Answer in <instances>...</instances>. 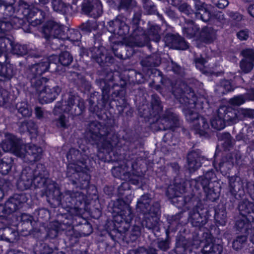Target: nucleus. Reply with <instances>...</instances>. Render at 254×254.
Instances as JSON below:
<instances>
[{
  "instance_id": "f8f14e48",
  "label": "nucleus",
  "mask_w": 254,
  "mask_h": 254,
  "mask_svg": "<svg viewBox=\"0 0 254 254\" xmlns=\"http://www.w3.org/2000/svg\"><path fill=\"white\" fill-rule=\"evenodd\" d=\"M67 213L69 232L72 231L76 238L88 236L93 232V228L90 219L84 218L81 213Z\"/></svg>"
},
{
  "instance_id": "69168bd1",
  "label": "nucleus",
  "mask_w": 254,
  "mask_h": 254,
  "mask_svg": "<svg viewBox=\"0 0 254 254\" xmlns=\"http://www.w3.org/2000/svg\"><path fill=\"white\" fill-rule=\"evenodd\" d=\"M247 101L245 95H239L231 98L229 103L231 105L240 106Z\"/></svg>"
},
{
  "instance_id": "ea45409f",
  "label": "nucleus",
  "mask_w": 254,
  "mask_h": 254,
  "mask_svg": "<svg viewBox=\"0 0 254 254\" xmlns=\"http://www.w3.org/2000/svg\"><path fill=\"white\" fill-rule=\"evenodd\" d=\"M127 47L126 48H125L123 46L121 45L119 46V47H112V48L109 50L106 49L108 50V52L109 54L111 56H112L114 59V57L113 56V54H114V56L117 58V59L120 60H126L127 59H129L130 57L132 55V53L127 54V52L128 51V48L132 49L133 47H130L128 46L127 44ZM114 62L111 64H110L108 66H110L112 64H114L115 62V59H114Z\"/></svg>"
},
{
  "instance_id": "e2e57ef3",
  "label": "nucleus",
  "mask_w": 254,
  "mask_h": 254,
  "mask_svg": "<svg viewBox=\"0 0 254 254\" xmlns=\"http://www.w3.org/2000/svg\"><path fill=\"white\" fill-rule=\"evenodd\" d=\"M220 84L221 87L224 89V93H228L229 92L233 91L235 89L231 79H221L220 81Z\"/></svg>"
},
{
  "instance_id": "f704fd0d",
  "label": "nucleus",
  "mask_w": 254,
  "mask_h": 254,
  "mask_svg": "<svg viewBox=\"0 0 254 254\" xmlns=\"http://www.w3.org/2000/svg\"><path fill=\"white\" fill-rule=\"evenodd\" d=\"M200 187L205 194L206 200L215 202L219 199L221 190V186L219 182H214L208 185H199V188Z\"/></svg>"
},
{
  "instance_id": "680f3d73",
  "label": "nucleus",
  "mask_w": 254,
  "mask_h": 254,
  "mask_svg": "<svg viewBox=\"0 0 254 254\" xmlns=\"http://www.w3.org/2000/svg\"><path fill=\"white\" fill-rule=\"evenodd\" d=\"M60 115L58 119L55 120L56 126L58 127L67 128L68 126L67 123L68 122V119L64 114V113H59Z\"/></svg>"
},
{
  "instance_id": "a18cd8bd",
  "label": "nucleus",
  "mask_w": 254,
  "mask_h": 254,
  "mask_svg": "<svg viewBox=\"0 0 254 254\" xmlns=\"http://www.w3.org/2000/svg\"><path fill=\"white\" fill-rule=\"evenodd\" d=\"M51 3L53 10L60 14H67L73 12L72 2L69 4L63 0H52Z\"/></svg>"
},
{
  "instance_id": "cd10ccee",
  "label": "nucleus",
  "mask_w": 254,
  "mask_h": 254,
  "mask_svg": "<svg viewBox=\"0 0 254 254\" xmlns=\"http://www.w3.org/2000/svg\"><path fill=\"white\" fill-rule=\"evenodd\" d=\"M180 166L177 162H171L168 166L160 169L156 172V177L162 183L167 184L170 182L171 177L176 178L180 172Z\"/></svg>"
},
{
  "instance_id": "393cba45",
  "label": "nucleus",
  "mask_w": 254,
  "mask_h": 254,
  "mask_svg": "<svg viewBox=\"0 0 254 254\" xmlns=\"http://www.w3.org/2000/svg\"><path fill=\"white\" fill-rule=\"evenodd\" d=\"M183 215V213L182 212H179L175 215L171 216L168 215L167 216V221L168 225L165 229V234L170 235L172 233H175L179 229L180 227H181L177 235L181 234L183 236H186V238L190 237L188 236L190 233L189 230L187 229L186 226H182L180 223V220Z\"/></svg>"
},
{
  "instance_id": "4d7b16f0",
  "label": "nucleus",
  "mask_w": 254,
  "mask_h": 254,
  "mask_svg": "<svg viewBox=\"0 0 254 254\" xmlns=\"http://www.w3.org/2000/svg\"><path fill=\"white\" fill-rule=\"evenodd\" d=\"M26 131L30 139H35L38 134V128L37 125L32 121L27 122L25 124Z\"/></svg>"
},
{
  "instance_id": "49530a36",
  "label": "nucleus",
  "mask_w": 254,
  "mask_h": 254,
  "mask_svg": "<svg viewBox=\"0 0 254 254\" xmlns=\"http://www.w3.org/2000/svg\"><path fill=\"white\" fill-rule=\"evenodd\" d=\"M199 31V25L196 24L192 20H189L183 28V33L188 39L197 37Z\"/></svg>"
},
{
  "instance_id": "473e14b6",
  "label": "nucleus",
  "mask_w": 254,
  "mask_h": 254,
  "mask_svg": "<svg viewBox=\"0 0 254 254\" xmlns=\"http://www.w3.org/2000/svg\"><path fill=\"white\" fill-rule=\"evenodd\" d=\"M62 89L56 85L52 88L44 86L39 93V101L42 104H48L53 102L61 93Z\"/></svg>"
},
{
  "instance_id": "c03bdc74",
  "label": "nucleus",
  "mask_w": 254,
  "mask_h": 254,
  "mask_svg": "<svg viewBox=\"0 0 254 254\" xmlns=\"http://www.w3.org/2000/svg\"><path fill=\"white\" fill-rule=\"evenodd\" d=\"M18 232L9 226L0 228V240L7 242H13L18 239Z\"/></svg>"
},
{
  "instance_id": "72a5a7b5",
  "label": "nucleus",
  "mask_w": 254,
  "mask_h": 254,
  "mask_svg": "<svg viewBox=\"0 0 254 254\" xmlns=\"http://www.w3.org/2000/svg\"><path fill=\"white\" fill-rule=\"evenodd\" d=\"M205 236L204 245L201 250L202 254H222L223 252V246L221 244H217L212 242L214 239L210 232L204 233Z\"/></svg>"
},
{
  "instance_id": "79ce46f5",
  "label": "nucleus",
  "mask_w": 254,
  "mask_h": 254,
  "mask_svg": "<svg viewBox=\"0 0 254 254\" xmlns=\"http://www.w3.org/2000/svg\"><path fill=\"white\" fill-rule=\"evenodd\" d=\"M25 152L30 161L37 162L42 158L43 150L41 147L29 143L25 146Z\"/></svg>"
},
{
  "instance_id": "39448f33",
  "label": "nucleus",
  "mask_w": 254,
  "mask_h": 254,
  "mask_svg": "<svg viewBox=\"0 0 254 254\" xmlns=\"http://www.w3.org/2000/svg\"><path fill=\"white\" fill-rule=\"evenodd\" d=\"M173 189L174 193L170 196L173 204L179 208L190 209L192 207L189 212V220L193 227L198 229L202 228L211 215V208L205 207L200 196L196 195L193 192L182 195L187 189L184 181L177 182V178H175Z\"/></svg>"
},
{
  "instance_id": "aec40b11",
  "label": "nucleus",
  "mask_w": 254,
  "mask_h": 254,
  "mask_svg": "<svg viewBox=\"0 0 254 254\" xmlns=\"http://www.w3.org/2000/svg\"><path fill=\"white\" fill-rule=\"evenodd\" d=\"M66 103V108L64 109V113L70 114L73 117L80 116L85 111L84 100L74 91L70 90Z\"/></svg>"
},
{
  "instance_id": "4c0bfd02",
  "label": "nucleus",
  "mask_w": 254,
  "mask_h": 254,
  "mask_svg": "<svg viewBox=\"0 0 254 254\" xmlns=\"http://www.w3.org/2000/svg\"><path fill=\"white\" fill-rule=\"evenodd\" d=\"M82 36V34L79 28H69L66 27L65 30H64L61 40L63 41L68 40L73 45L79 46V45L81 43V39Z\"/></svg>"
},
{
  "instance_id": "09e8293b",
  "label": "nucleus",
  "mask_w": 254,
  "mask_h": 254,
  "mask_svg": "<svg viewBox=\"0 0 254 254\" xmlns=\"http://www.w3.org/2000/svg\"><path fill=\"white\" fill-rule=\"evenodd\" d=\"M78 28L82 34V36L89 35L93 31H96L98 28L97 22L92 20H88L85 22H82L78 26Z\"/></svg>"
},
{
  "instance_id": "0eeeda50",
  "label": "nucleus",
  "mask_w": 254,
  "mask_h": 254,
  "mask_svg": "<svg viewBox=\"0 0 254 254\" xmlns=\"http://www.w3.org/2000/svg\"><path fill=\"white\" fill-rule=\"evenodd\" d=\"M18 11L23 17L14 18L13 23L6 18L0 19V32L5 33L12 29L21 28L25 32L31 33V27L42 23L46 16L44 10L24 1L19 3Z\"/></svg>"
},
{
  "instance_id": "f03ea898",
  "label": "nucleus",
  "mask_w": 254,
  "mask_h": 254,
  "mask_svg": "<svg viewBox=\"0 0 254 254\" xmlns=\"http://www.w3.org/2000/svg\"><path fill=\"white\" fill-rule=\"evenodd\" d=\"M79 171L82 169L77 168ZM72 184L80 190H85L86 194L79 191H66L64 194L61 190L53 187L48 190V200L54 207L62 205L67 212L81 213L86 212L91 217L98 219L102 214V208L98 199V191L95 185H90L91 176L85 172L77 171L70 176Z\"/></svg>"
},
{
  "instance_id": "6e6552de",
  "label": "nucleus",
  "mask_w": 254,
  "mask_h": 254,
  "mask_svg": "<svg viewBox=\"0 0 254 254\" xmlns=\"http://www.w3.org/2000/svg\"><path fill=\"white\" fill-rule=\"evenodd\" d=\"M49 172L44 164L38 163L36 166L24 167L16 182L17 189L20 191L27 190L33 185L35 188L47 187Z\"/></svg>"
},
{
  "instance_id": "e433bc0d",
  "label": "nucleus",
  "mask_w": 254,
  "mask_h": 254,
  "mask_svg": "<svg viewBox=\"0 0 254 254\" xmlns=\"http://www.w3.org/2000/svg\"><path fill=\"white\" fill-rule=\"evenodd\" d=\"M216 38V32L212 27L204 26L200 30L197 41L209 45L214 42Z\"/></svg>"
},
{
  "instance_id": "7c9ffc66",
  "label": "nucleus",
  "mask_w": 254,
  "mask_h": 254,
  "mask_svg": "<svg viewBox=\"0 0 254 254\" xmlns=\"http://www.w3.org/2000/svg\"><path fill=\"white\" fill-rule=\"evenodd\" d=\"M19 225L21 227L22 231H27L29 233L31 232L40 233L41 228H38V222L35 220L33 216L27 213H21L20 216Z\"/></svg>"
},
{
  "instance_id": "3c124183",
  "label": "nucleus",
  "mask_w": 254,
  "mask_h": 254,
  "mask_svg": "<svg viewBox=\"0 0 254 254\" xmlns=\"http://www.w3.org/2000/svg\"><path fill=\"white\" fill-rule=\"evenodd\" d=\"M248 236L243 234L237 236L232 242L233 249L236 251L242 250L247 244Z\"/></svg>"
},
{
  "instance_id": "f257e3e1",
  "label": "nucleus",
  "mask_w": 254,
  "mask_h": 254,
  "mask_svg": "<svg viewBox=\"0 0 254 254\" xmlns=\"http://www.w3.org/2000/svg\"><path fill=\"white\" fill-rule=\"evenodd\" d=\"M113 73L97 80L102 90L101 99L98 92L92 93L88 99L89 111L99 120H114L122 118L124 124L128 123L133 116L126 98V81L120 78L121 83H115Z\"/></svg>"
},
{
  "instance_id": "9b49d317",
  "label": "nucleus",
  "mask_w": 254,
  "mask_h": 254,
  "mask_svg": "<svg viewBox=\"0 0 254 254\" xmlns=\"http://www.w3.org/2000/svg\"><path fill=\"white\" fill-rule=\"evenodd\" d=\"M78 52L81 58H89L101 67L109 66L115 61L113 57L109 54L106 48L100 43L89 48L79 46Z\"/></svg>"
},
{
  "instance_id": "9d476101",
  "label": "nucleus",
  "mask_w": 254,
  "mask_h": 254,
  "mask_svg": "<svg viewBox=\"0 0 254 254\" xmlns=\"http://www.w3.org/2000/svg\"><path fill=\"white\" fill-rule=\"evenodd\" d=\"M4 34L0 32V56L4 53H10L18 57L26 55L35 59L41 57V54L29 50L28 45L15 43L12 36L8 37Z\"/></svg>"
},
{
  "instance_id": "2eb2a0df",
  "label": "nucleus",
  "mask_w": 254,
  "mask_h": 254,
  "mask_svg": "<svg viewBox=\"0 0 254 254\" xmlns=\"http://www.w3.org/2000/svg\"><path fill=\"white\" fill-rule=\"evenodd\" d=\"M140 21V15L134 14L131 22L133 30L127 39V44L130 47H142L150 44V38L145 30L139 26Z\"/></svg>"
},
{
  "instance_id": "603ef678",
  "label": "nucleus",
  "mask_w": 254,
  "mask_h": 254,
  "mask_svg": "<svg viewBox=\"0 0 254 254\" xmlns=\"http://www.w3.org/2000/svg\"><path fill=\"white\" fill-rule=\"evenodd\" d=\"M54 249L46 243L37 242L34 248L35 254H52Z\"/></svg>"
},
{
  "instance_id": "052dcab7",
  "label": "nucleus",
  "mask_w": 254,
  "mask_h": 254,
  "mask_svg": "<svg viewBox=\"0 0 254 254\" xmlns=\"http://www.w3.org/2000/svg\"><path fill=\"white\" fill-rule=\"evenodd\" d=\"M254 66V64L245 59H243L240 63V67L242 71L245 73H248L251 71Z\"/></svg>"
},
{
  "instance_id": "c9c22d12",
  "label": "nucleus",
  "mask_w": 254,
  "mask_h": 254,
  "mask_svg": "<svg viewBox=\"0 0 254 254\" xmlns=\"http://www.w3.org/2000/svg\"><path fill=\"white\" fill-rule=\"evenodd\" d=\"M203 157L199 149L193 150L188 153L187 155V163L190 172H194L198 170L202 165Z\"/></svg>"
},
{
  "instance_id": "c85d7f7f",
  "label": "nucleus",
  "mask_w": 254,
  "mask_h": 254,
  "mask_svg": "<svg viewBox=\"0 0 254 254\" xmlns=\"http://www.w3.org/2000/svg\"><path fill=\"white\" fill-rule=\"evenodd\" d=\"M235 227L237 231L249 236L251 242L254 244V225L246 216L239 217L235 221Z\"/></svg>"
},
{
  "instance_id": "7ed1b4c3",
  "label": "nucleus",
  "mask_w": 254,
  "mask_h": 254,
  "mask_svg": "<svg viewBox=\"0 0 254 254\" xmlns=\"http://www.w3.org/2000/svg\"><path fill=\"white\" fill-rule=\"evenodd\" d=\"M90 138L92 143L97 145L98 153H91L88 156L86 154H82L79 150L74 148H71L66 153V158L68 162L67 166L66 176L73 175L75 172L80 171L78 167L82 169L83 172L89 174L90 169L94 168L100 158L101 153L109 154L113 151L119 141L118 133L112 131V127L102 125L99 122H92L89 126ZM83 152L86 150L82 149Z\"/></svg>"
},
{
  "instance_id": "20e7f679",
  "label": "nucleus",
  "mask_w": 254,
  "mask_h": 254,
  "mask_svg": "<svg viewBox=\"0 0 254 254\" xmlns=\"http://www.w3.org/2000/svg\"><path fill=\"white\" fill-rule=\"evenodd\" d=\"M131 200L128 196L119 198L108 207L113 214L112 220H107L105 228L113 240L117 234L123 236L127 243L135 242L140 237L143 224L140 218L135 217L133 209L130 206Z\"/></svg>"
},
{
  "instance_id": "a211bd4d",
  "label": "nucleus",
  "mask_w": 254,
  "mask_h": 254,
  "mask_svg": "<svg viewBox=\"0 0 254 254\" xmlns=\"http://www.w3.org/2000/svg\"><path fill=\"white\" fill-rule=\"evenodd\" d=\"M29 195L25 192L14 193L4 204L0 203V217H6L22 208L28 200Z\"/></svg>"
},
{
  "instance_id": "864d4df0",
  "label": "nucleus",
  "mask_w": 254,
  "mask_h": 254,
  "mask_svg": "<svg viewBox=\"0 0 254 254\" xmlns=\"http://www.w3.org/2000/svg\"><path fill=\"white\" fill-rule=\"evenodd\" d=\"M14 164L12 158H3L0 162V173L2 175H7Z\"/></svg>"
},
{
  "instance_id": "423d86ee",
  "label": "nucleus",
  "mask_w": 254,
  "mask_h": 254,
  "mask_svg": "<svg viewBox=\"0 0 254 254\" xmlns=\"http://www.w3.org/2000/svg\"><path fill=\"white\" fill-rule=\"evenodd\" d=\"M180 86L178 90L180 91V102L185 106L183 112L186 121L192 124L195 134L199 135V137H208L209 123L206 118L196 111V109L203 110L204 99L197 96L193 89L187 83L183 82Z\"/></svg>"
},
{
  "instance_id": "1a4fd4ad",
  "label": "nucleus",
  "mask_w": 254,
  "mask_h": 254,
  "mask_svg": "<svg viewBox=\"0 0 254 254\" xmlns=\"http://www.w3.org/2000/svg\"><path fill=\"white\" fill-rule=\"evenodd\" d=\"M150 202L148 196L143 195L137 201L136 209L143 213V222L145 227L148 229H154L160 221V204L157 201L150 206Z\"/></svg>"
},
{
  "instance_id": "b1692460",
  "label": "nucleus",
  "mask_w": 254,
  "mask_h": 254,
  "mask_svg": "<svg viewBox=\"0 0 254 254\" xmlns=\"http://www.w3.org/2000/svg\"><path fill=\"white\" fill-rule=\"evenodd\" d=\"M107 28L112 34L118 35L123 38L128 35L130 31V27L125 22V18L120 14L108 22Z\"/></svg>"
},
{
  "instance_id": "6e6d98bb",
  "label": "nucleus",
  "mask_w": 254,
  "mask_h": 254,
  "mask_svg": "<svg viewBox=\"0 0 254 254\" xmlns=\"http://www.w3.org/2000/svg\"><path fill=\"white\" fill-rule=\"evenodd\" d=\"M73 60L72 55L67 51L62 52L59 55V63L63 66H69Z\"/></svg>"
},
{
  "instance_id": "a878e982",
  "label": "nucleus",
  "mask_w": 254,
  "mask_h": 254,
  "mask_svg": "<svg viewBox=\"0 0 254 254\" xmlns=\"http://www.w3.org/2000/svg\"><path fill=\"white\" fill-rule=\"evenodd\" d=\"M38 62H36L31 66V70L34 74L35 77L36 76L42 75L49 70L50 64H55L57 65L59 63V56L56 55H51L48 57H42Z\"/></svg>"
},
{
  "instance_id": "2f4dec72",
  "label": "nucleus",
  "mask_w": 254,
  "mask_h": 254,
  "mask_svg": "<svg viewBox=\"0 0 254 254\" xmlns=\"http://www.w3.org/2000/svg\"><path fill=\"white\" fill-rule=\"evenodd\" d=\"M2 146L4 151H11L17 155L21 152V139L12 133L6 134L5 139L2 142Z\"/></svg>"
},
{
  "instance_id": "bb28decb",
  "label": "nucleus",
  "mask_w": 254,
  "mask_h": 254,
  "mask_svg": "<svg viewBox=\"0 0 254 254\" xmlns=\"http://www.w3.org/2000/svg\"><path fill=\"white\" fill-rule=\"evenodd\" d=\"M164 41L165 45L172 49L186 50L189 48L188 42L178 33H166Z\"/></svg>"
},
{
  "instance_id": "de8ad7c7",
  "label": "nucleus",
  "mask_w": 254,
  "mask_h": 254,
  "mask_svg": "<svg viewBox=\"0 0 254 254\" xmlns=\"http://www.w3.org/2000/svg\"><path fill=\"white\" fill-rule=\"evenodd\" d=\"M236 114V124L239 121L253 120L254 119V109L250 108H241L239 110L233 108Z\"/></svg>"
},
{
  "instance_id": "0e129e2a",
  "label": "nucleus",
  "mask_w": 254,
  "mask_h": 254,
  "mask_svg": "<svg viewBox=\"0 0 254 254\" xmlns=\"http://www.w3.org/2000/svg\"><path fill=\"white\" fill-rule=\"evenodd\" d=\"M142 6L148 14H153L156 11V6L151 0H142Z\"/></svg>"
},
{
  "instance_id": "8fccbe9b",
  "label": "nucleus",
  "mask_w": 254,
  "mask_h": 254,
  "mask_svg": "<svg viewBox=\"0 0 254 254\" xmlns=\"http://www.w3.org/2000/svg\"><path fill=\"white\" fill-rule=\"evenodd\" d=\"M15 108L22 117H30L32 115V110L26 101L18 102Z\"/></svg>"
},
{
  "instance_id": "ddd939ff",
  "label": "nucleus",
  "mask_w": 254,
  "mask_h": 254,
  "mask_svg": "<svg viewBox=\"0 0 254 254\" xmlns=\"http://www.w3.org/2000/svg\"><path fill=\"white\" fill-rule=\"evenodd\" d=\"M68 220V213L66 210L65 212H56L55 218L48 223L42 225L46 232L45 238L49 240L54 239L62 231L69 232Z\"/></svg>"
},
{
  "instance_id": "412c9836",
  "label": "nucleus",
  "mask_w": 254,
  "mask_h": 254,
  "mask_svg": "<svg viewBox=\"0 0 254 254\" xmlns=\"http://www.w3.org/2000/svg\"><path fill=\"white\" fill-rule=\"evenodd\" d=\"M194 247L193 239L180 234L176 237L174 248L168 254H197Z\"/></svg>"
},
{
  "instance_id": "13d9d810",
  "label": "nucleus",
  "mask_w": 254,
  "mask_h": 254,
  "mask_svg": "<svg viewBox=\"0 0 254 254\" xmlns=\"http://www.w3.org/2000/svg\"><path fill=\"white\" fill-rule=\"evenodd\" d=\"M171 238L170 235L166 234L165 239L162 238L158 239L157 243V246L159 250L163 251H167L170 247Z\"/></svg>"
},
{
  "instance_id": "338daca9",
  "label": "nucleus",
  "mask_w": 254,
  "mask_h": 254,
  "mask_svg": "<svg viewBox=\"0 0 254 254\" xmlns=\"http://www.w3.org/2000/svg\"><path fill=\"white\" fill-rule=\"evenodd\" d=\"M66 101L64 102L63 100H61L56 103L53 109V113L55 115H58L59 113H64V109L66 108Z\"/></svg>"
},
{
  "instance_id": "37998d69",
  "label": "nucleus",
  "mask_w": 254,
  "mask_h": 254,
  "mask_svg": "<svg viewBox=\"0 0 254 254\" xmlns=\"http://www.w3.org/2000/svg\"><path fill=\"white\" fill-rule=\"evenodd\" d=\"M195 181V188L196 189H199V185H208L211 183L219 182L214 171L212 169L207 171L204 175L197 177Z\"/></svg>"
},
{
  "instance_id": "dca6fc26",
  "label": "nucleus",
  "mask_w": 254,
  "mask_h": 254,
  "mask_svg": "<svg viewBox=\"0 0 254 254\" xmlns=\"http://www.w3.org/2000/svg\"><path fill=\"white\" fill-rule=\"evenodd\" d=\"M233 108L229 106H221L218 108L217 115L211 120L212 127L217 130L224 129L226 126L236 124V114Z\"/></svg>"
},
{
  "instance_id": "f3484780",
  "label": "nucleus",
  "mask_w": 254,
  "mask_h": 254,
  "mask_svg": "<svg viewBox=\"0 0 254 254\" xmlns=\"http://www.w3.org/2000/svg\"><path fill=\"white\" fill-rule=\"evenodd\" d=\"M163 110V106L159 96L157 94L151 95V108L143 106L138 109L139 117L143 118V121L152 126L154 121H157L159 119V114Z\"/></svg>"
},
{
  "instance_id": "c756f323",
  "label": "nucleus",
  "mask_w": 254,
  "mask_h": 254,
  "mask_svg": "<svg viewBox=\"0 0 254 254\" xmlns=\"http://www.w3.org/2000/svg\"><path fill=\"white\" fill-rule=\"evenodd\" d=\"M15 0H0V11L3 15L6 17L7 20L13 22V19L15 17H18L15 14H21V12L18 11L19 4L18 8L15 7ZM1 19H2L1 18Z\"/></svg>"
},
{
  "instance_id": "4468645a",
  "label": "nucleus",
  "mask_w": 254,
  "mask_h": 254,
  "mask_svg": "<svg viewBox=\"0 0 254 254\" xmlns=\"http://www.w3.org/2000/svg\"><path fill=\"white\" fill-rule=\"evenodd\" d=\"M72 7L73 12H80L94 18L100 17L103 13L100 0H72Z\"/></svg>"
},
{
  "instance_id": "5fc2aeb1",
  "label": "nucleus",
  "mask_w": 254,
  "mask_h": 254,
  "mask_svg": "<svg viewBox=\"0 0 254 254\" xmlns=\"http://www.w3.org/2000/svg\"><path fill=\"white\" fill-rule=\"evenodd\" d=\"M30 71L31 74V82L36 90L40 92L41 90V88L43 86L44 84L48 82L49 79L46 77H41L42 75H37L36 77H35L34 74L31 70V67H30Z\"/></svg>"
},
{
  "instance_id": "4be33fe9",
  "label": "nucleus",
  "mask_w": 254,
  "mask_h": 254,
  "mask_svg": "<svg viewBox=\"0 0 254 254\" xmlns=\"http://www.w3.org/2000/svg\"><path fill=\"white\" fill-rule=\"evenodd\" d=\"M153 125H158V130L169 129L173 131L179 126V120L175 114L166 110L163 115L161 113L159 114V119L157 121H154L151 126Z\"/></svg>"
},
{
  "instance_id": "58836bf2",
  "label": "nucleus",
  "mask_w": 254,
  "mask_h": 254,
  "mask_svg": "<svg viewBox=\"0 0 254 254\" xmlns=\"http://www.w3.org/2000/svg\"><path fill=\"white\" fill-rule=\"evenodd\" d=\"M16 69L13 64L5 62L0 63V82L9 81L16 74Z\"/></svg>"
},
{
  "instance_id": "bf43d9fd",
  "label": "nucleus",
  "mask_w": 254,
  "mask_h": 254,
  "mask_svg": "<svg viewBox=\"0 0 254 254\" xmlns=\"http://www.w3.org/2000/svg\"><path fill=\"white\" fill-rule=\"evenodd\" d=\"M11 183L10 181L5 179H0V201L10 190Z\"/></svg>"
},
{
  "instance_id": "6ab92c4d",
  "label": "nucleus",
  "mask_w": 254,
  "mask_h": 254,
  "mask_svg": "<svg viewBox=\"0 0 254 254\" xmlns=\"http://www.w3.org/2000/svg\"><path fill=\"white\" fill-rule=\"evenodd\" d=\"M53 187L56 188L60 190L59 187H57L55 184H50L49 186L47 187L45 189V191L43 193V195H45L46 197V200L48 203L50 204L51 207L53 208V210H49L45 208H40L36 210L34 212V215L37 218L36 221L38 222V225L42 224L45 225L46 222L49 221V222L52 220L56 215V212H59L62 211L64 212V211H66V209L62 207V205L56 206L54 207L48 200V193L46 192L48 190H51L53 189Z\"/></svg>"
},
{
  "instance_id": "a19ab883",
  "label": "nucleus",
  "mask_w": 254,
  "mask_h": 254,
  "mask_svg": "<svg viewBox=\"0 0 254 254\" xmlns=\"http://www.w3.org/2000/svg\"><path fill=\"white\" fill-rule=\"evenodd\" d=\"M194 7L196 11V13L199 14L201 19L207 22L210 18V10L213 9L210 4H207L200 0H194Z\"/></svg>"
},
{
  "instance_id": "774afa93",
  "label": "nucleus",
  "mask_w": 254,
  "mask_h": 254,
  "mask_svg": "<svg viewBox=\"0 0 254 254\" xmlns=\"http://www.w3.org/2000/svg\"><path fill=\"white\" fill-rule=\"evenodd\" d=\"M241 55L243 58L254 64V49L246 48L241 52Z\"/></svg>"
},
{
  "instance_id": "5701e85b",
  "label": "nucleus",
  "mask_w": 254,
  "mask_h": 254,
  "mask_svg": "<svg viewBox=\"0 0 254 254\" xmlns=\"http://www.w3.org/2000/svg\"><path fill=\"white\" fill-rule=\"evenodd\" d=\"M66 26L53 20H47L42 28L41 32L43 36L46 40L53 38L60 39L64 30H65Z\"/></svg>"
}]
</instances>
